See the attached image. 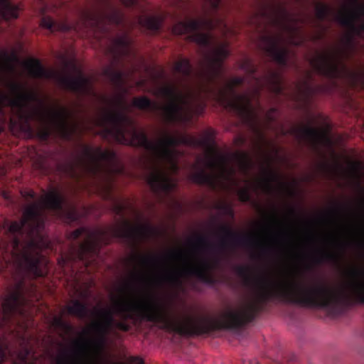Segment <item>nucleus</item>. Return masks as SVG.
<instances>
[{"mask_svg": "<svg viewBox=\"0 0 364 364\" xmlns=\"http://www.w3.org/2000/svg\"><path fill=\"white\" fill-rule=\"evenodd\" d=\"M26 66L30 75L35 78H53L54 77L63 89L70 90L77 95H88L93 91L90 78L87 77L81 70L76 76L61 75L45 68L38 58H29Z\"/></svg>", "mask_w": 364, "mask_h": 364, "instance_id": "nucleus-9", "label": "nucleus"}, {"mask_svg": "<svg viewBox=\"0 0 364 364\" xmlns=\"http://www.w3.org/2000/svg\"><path fill=\"white\" fill-rule=\"evenodd\" d=\"M121 2L125 6H133V0H121Z\"/></svg>", "mask_w": 364, "mask_h": 364, "instance_id": "nucleus-44", "label": "nucleus"}, {"mask_svg": "<svg viewBox=\"0 0 364 364\" xmlns=\"http://www.w3.org/2000/svg\"><path fill=\"white\" fill-rule=\"evenodd\" d=\"M274 111H276V109L272 108L270 109L269 112L267 113V117L268 118L269 120H274V118L272 116V112H274Z\"/></svg>", "mask_w": 364, "mask_h": 364, "instance_id": "nucleus-46", "label": "nucleus"}, {"mask_svg": "<svg viewBox=\"0 0 364 364\" xmlns=\"http://www.w3.org/2000/svg\"><path fill=\"white\" fill-rule=\"evenodd\" d=\"M75 355L77 359V363H71L69 355H65L63 358L58 360L59 364H80L82 363L87 350V341H75Z\"/></svg>", "mask_w": 364, "mask_h": 364, "instance_id": "nucleus-24", "label": "nucleus"}, {"mask_svg": "<svg viewBox=\"0 0 364 364\" xmlns=\"http://www.w3.org/2000/svg\"><path fill=\"white\" fill-rule=\"evenodd\" d=\"M236 273L238 276L242 277L246 284H250L251 281V278L249 275L250 268L247 266H237L236 267Z\"/></svg>", "mask_w": 364, "mask_h": 364, "instance_id": "nucleus-33", "label": "nucleus"}, {"mask_svg": "<svg viewBox=\"0 0 364 364\" xmlns=\"http://www.w3.org/2000/svg\"><path fill=\"white\" fill-rule=\"evenodd\" d=\"M347 54L344 49H340L333 53H318L315 58H311L310 63L320 75L331 79L340 78L344 71L348 70L342 60V55Z\"/></svg>", "mask_w": 364, "mask_h": 364, "instance_id": "nucleus-10", "label": "nucleus"}, {"mask_svg": "<svg viewBox=\"0 0 364 364\" xmlns=\"http://www.w3.org/2000/svg\"><path fill=\"white\" fill-rule=\"evenodd\" d=\"M345 256L343 246H340L338 251H328V250H320L318 252L312 257L315 264H323V262H331L332 264H340Z\"/></svg>", "mask_w": 364, "mask_h": 364, "instance_id": "nucleus-21", "label": "nucleus"}, {"mask_svg": "<svg viewBox=\"0 0 364 364\" xmlns=\"http://www.w3.org/2000/svg\"><path fill=\"white\" fill-rule=\"evenodd\" d=\"M191 177L197 184H205L210 188H215L216 179L213 174L207 173L204 168H200L198 171H195L191 175Z\"/></svg>", "mask_w": 364, "mask_h": 364, "instance_id": "nucleus-26", "label": "nucleus"}, {"mask_svg": "<svg viewBox=\"0 0 364 364\" xmlns=\"http://www.w3.org/2000/svg\"><path fill=\"white\" fill-rule=\"evenodd\" d=\"M6 357V350L3 344L0 343V364L4 363Z\"/></svg>", "mask_w": 364, "mask_h": 364, "instance_id": "nucleus-40", "label": "nucleus"}, {"mask_svg": "<svg viewBox=\"0 0 364 364\" xmlns=\"http://www.w3.org/2000/svg\"><path fill=\"white\" fill-rule=\"evenodd\" d=\"M72 305L65 306V309L69 314L78 316L79 318H86L89 316V308L86 303L80 300H72Z\"/></svg>", "mask_w": 364, "mask_h": 364, "instance_id": "nucleus-27", "label": "nucleus"}, {"mask_svg": "<svg viewBox=\"0 0 364 364\" xmlns=\"http://www.w3.org/2000/svg\"><path fill=\"white\" fill-rule=\"evenodd\" d=\"M132 40L128 32H122L115 38H112V50L114 59L116 62L121 60L122 57H129L132 52Z\"/></svg>", "mask_w": 364, "mask_h": 364, "instance_id": "nucleus-19", "label": "nucleus"}, {"mask_svg": "<svg viewBox=\"0 0 364 364\" xmlns=\"http://www.w3.org/2000/svg\"><path fill=\"white\" fill-rule=\"evenodd\" d=\"M134 258H140L144 264H155L159 261L158 256L155 255H136Z\"/></svg>", "mask_w": 364, "mask_h": 364, "instance_id": "nucleus-37", "label": "nucleus"}, {"mask_svg": "<svg viewBox=\"0 0 364 364\" xmlns=\"http://www.w3.org/2000/svg\"><path fill=\"white\" fill-rule=\"evenodd\" d=\"M30 354L29 349H24L23 353L20 355V359L21 362H27L28 356Z\"/></svg>", "mask_w": 364, "mask_h": 364, "instance_id": "nucleus-41", "label": "nucleus"}, {"mask_svg": "<svg viewBox=\"0 0 364 364\" xmlns=\"http://www.w3.org/2000/svg\"><path fill=\"white\" fill-rule=\"evenodd\" d=\"M196 245H199V247H206V249H212V247H214L208 237L205 235H197L196 237Z\"/></svg>", "mask_w": 364, "mask_h": 364, "instance_id": "nucleus-34", "label": "nucleus"}, {"mask_svg": "<svg viewBox=\"0 0 364 364\" xmlns=\"http://www.w3.org/2000/svg\"><path fill=\"white\" fill-rule=\"evenodd\" d=\"M163 21L164 18L159 16V15H153L151 16V15H145L144 14L136 17V21L141 28L153 33L160 31Z\"/></svg>", "mask_w": 364, "mask_h": 364, "instance_id": "nucleus-23", "label": "nucleus"}, {"mask_svg": "<svg viewBox=\"0 0 364 364\" xmlns=\"http://www.w3.org/2000/svg\"><path fill=\"white\" fill-rule=\"evenodd\" d=\"M237 196L240 201H250L252 200V194L249 188H238Z\"/></svg>", "mask_w": 364, "mask_h": 364, "instance_id": "nucleus-36", "label": "nucleus"}, {"mask_svg": "<svg viewBox=\"0 0 364 364\" xmlns=\"http://www.w3.org/2000/svg\"><path fill=\"white\" fill-rule=\"evenodd\" d=\"M290 213H291L292 215H295V210H294V208H291V210H290Z\"/></svg>", "mask_w": 364, "mask_h": 364, "instance_id": "nucleus-52", "label": "nucleus"}, {"mask_svg": "<svg viewBox=\"0 0 364 364\" xmlns=\"http://www.w3.org/2000/svg\"><path fill=\"white\" fill-rule=\"evenodd\" d=\"M219 29L223 33L228 31V27L223 18H189L185 21H178L173 27L175 34H187L188 38L198 43L204 49V60L200 62L202 68L198 75L200 81L196 92L189 89L193 95L192 119L194 112L201 114L206 107V100L213 99L225 109H230L240 118L248 119L253 114L252 100L255 99L259 105L261 91L267 87L275 95H282L284 92L283 77L278 70L268 69L263 77H257V68L250 58H245L240 68L247 73L253 81L249 93H237L236 87L245 82V77H232L226 83L225 88L215 86L216 79L224 70V59L230 55L227 43H215L210 31Z\"/></svg>", "mask_w": 364, "mask_h": 364, "instance_id": "nucleus-1", "label": "nucleus"}, {"mask_svg": "<svg viewBox=\"0 0 364 364\" xmlns=\"http://www.w3.org/2000/svg\"><path fill=\"white\" fill-rule=\"evenodd\" d=\"M220 262L218 257H214L212 260L203 257L200 260L198 266H189L185 269L188 274L196 277L200 281L208 285H215L217 279L212 274L213 269L218 267Z\"/></svg>", "mask_w": 364, "mask_h": 364, "instance_id": "nucleus-15", "label": "nucleus"}, {"mask_svg": "<svg viewBox=\"0 0 364 364\" xmlns=\"http://www.w3.org/2000/svg\"><path fill=\"white\" fill-rule=\"evenodd\" d=\"M282 35H264L262 38V49L280 66L289 63V49L283 46Z\"/></svg>", "mask_w": 364, "mask_h": 364, "instance_id": "nucleus-14", "label": "nucleus"}, {"mask_svg": "<svg viewBox=\"0 0 364 364\" xmlns=\"http://www.w3.org/2000/svg\"><path fill=\"white\" fill-rule=\"evenodd\" d=\"M87 17L91 18L94 29L100 31L102 34H109L110 25L125 28L127 22L122 11L115 7L112 3H108L107 11H98L95 14H87Z\"/></svg>", "mask_w": 364, "mask_h": 364, "instance_id": "nucleus-11", "label": "nucleus"}, {"mask_svg": "<svg viewBox=\"0 0 364 364\" xmlns=\"http://www.w3.org/2000/svg\"><path fill=\"white\" fill-rule=\"evenodd\" d=\"M68 215L70 216V218L71 220H76L77 215V210L75 208H71L70 209V211L68 212Z\"/></svg>", "mask_w": 364, "mask_h": 364, "instance_id": "nucleus-43", "label": "nucleus"}, {"mask_svg": "<svg viewBox=\"0 0 364 364\" xmlns=\"http://www.w3.org/2000/svg\"><path fill=\"white\" fill-rule=\"evenodd\" d=\"M225 160V158H222V163H224Z\"/></svg>", "mask_w": 364, "mask_h": 364, "instance_id": "nucleus-55", "label": "nucleus"}, {"mask_svg": "<svg viewBox=\"0 0 364 364\" xmlns=\"http://www.w3.org/2000/svg\"><path fill=\"white\" fill-rule=\"evenodd\" d=\"M223 208L225 210L227 213H229L231 216H233L234 212L232 208H230V206H223Z\"/></svg>", "mask_w": 364, "mask_h": 364, "instance_id": "nucleus-45", "label": "nucleus"}, {"mask_svg": "<svg viewBox=\"0 0 364 364\" xmlns=\"http://www.w3.org/2000/svg\"><path fill=\"white\" fill-rule=\"evenodd\" d=\"M109 234L122 240L129 247H136L141 241L152 236L153 226L141 223L132 225L129 220H122L121 225L110 227L109 230L80 227L70 232L68 237L75 241L79 237L84 236L83 241L72 245L70 253L61 256L58 262L60 265H65L69 261L79 259L85 265H90L99 256L102 244L107 242Z\"/></svg>", "mask_w": 364, "mask_h": 364, "instance_id": "nucleus-5", "label": "nucleus"}, {"mask_svg": "<svg viewBox=\"0 0 364 364\" xmlns=\"http://www.w3.org/2000/svg\"><path fill=\"white\" fill-rule=\"evenodd\" d=\"M130 361L136 364H144V360L141 357H136V355L130 357Z\"/></svg>", "mask_w": 364, "mask_h": 364, "instance_id": "nucleus-42", "label": "nucleus"}, {"mask_svg": "<svg viewBox=\"0 0 364 364\" xmlns=\"http://www.w3.org/2000/svg\"><path fill=\"white\" fill-rule=\"evenodd\" d=\"M21 195L28 203L20 220L6 223L8 240L3 246L4 258L11 262L19 278L6 296L0 306V328L12 322L15 316H26L29 296L36 291L33 283L26 284V278L45 277L47 274V259L42 255L43 247H49L45 236L46 215L44 209L61 213L67 201L57 188H53L39 200L33 190L25 188Z\"/></svg>", "mask_w": 364, "mask_h": 364, "instance_id": "nucleus-2", "label": "nucleus"}, {"mask_svg": "<svg viewBox=\"0 0 364 364\" xmlns=\"http://www.w3.org/2000/svg\"><path fill=\"white\" fill-rule=\"evenodd\" d=\"M260 137L262 139H264V134L262 133H259Z\"/></svg>", "mask_w": 364, "mask_h": 364, "instance_id": "nucleus-53", "label": "nucleus"}, {"mask_svg": "<svg viewBox=\"0 0 364 364\" xmlns=\"http://www.w3.org/2000/svg\"><path fill=\"white\" fill-rule=\"evenodd\" d=\"M291 132L301 141H305L311 146H317L323 139H328V134L324 130L314 128L311 125L294 127L291 129Z\"/></svg>", "mask_w": 364, "mask_h": 364, "instance_id": "nucleus-18", "label": "nucleus"}, {"mask_svg": "<svg viewBox=\"0 0 364 364\" xmlns=\"http://www.w3.org/2000/svg\"><path fill=\"white\" fill-rule=\"evenodd\" d=\"M363 17L359 11L354 6L349 4L343 11H340L336 15V19L341 25L346 26L350 31L346 38V44L348 48H354V36H360L364 38V21L357 24L356 21Z\"/></svg>", "mask_w": 364, "mask_h": 364, "instance_id": "nucleus-12", "label": "nucleus"}, {"mask_svg": "<svg viewBox=\"0 0 364 364\" xmlns=\"http://www.w3.org/2000/svg\"><path fill=\"white\" fill-rule=\"evenodd\" d=\"M333 11L331 7L328 4H324V3H318L316 6V16L320 21L328 18Z\"/></svg>", "mask_w": 364, "mask_h": 364, "instance_id": "nucleus-31", "label": "nucleus"}, {"mask_svg": "<svg viewBox=\"0 0 364 364\" xmlns=\"http://www.w3.org/2000/svg\"><path fill=\"white\" fill-rule=\"evenodd\" d=\"M119 107L117 110H107L97 123L102 128L105 138L110 136L117 143L128 144L134 147H142L161 161L166 163L169 170L173 173L178 172L180 166L178 157L180 151L176 149L178 144H186L191 147H209L210 137L196 138L189 134L171 136L165 134L156 142L151 141L143 130H138L134 119L127 114V109L124 98L117 101Z\"/></svg>", "mask_w": 364, "mask_h": 364, "instance_id": "nucleus-3", "label": "nucleus"}, {"mask_svg": "<svg viewBox=\"0 0 364 364\" xmlns=\"http://www.w3.org/2000/svg\"><path fill=\"white\" fill-rule=\"evenodd\" d=\"M117 208H118V213H122V211L124 209L123 206H121V205H120V206H118Z\"/></svg>", "mask_w": 364, "mask_h": 364, "instance_id": "nucleus-50", "label": "nucleus"}, {"mask_svg": "<svg viewBox=\"0 0 364 364\" xmlns=\"http://www.w3.org/2000/svg\"><path fill=\"white\" fill-rule=\"evenodd\" d=\"M171 256H177L180 257L181 256V251H172V252L170 253Z\"/></svg>", "mask_w": 364, "mask_h": 364, "instance_id": "nucleus-47", "label": "nucleus"}, {"mask_svg": "<svg viewBox=\"0 0 364 364\" xmlns=\"http://www.w3.org/2000/svg\"><path fill=\"white\" fill-rule=\"evenodd\" d=\"M279 16L274 18V23H277L284 30L289 32L290 36V42L293 45H302L305 38L301 31L296 26L289 24V21H296V18H291L289 12L284 7H281Z\"/></svg>", "mask_w": 364, "mask_h": 364, "instance_id": "nucleus-17", "label": "nucleus"}, {"mask_svg": "<svg viewBox=\"0 0 364 364\" xmlns=\"http://www.w3.org/2000/svg\"><path fill=\"white\" fill-rule=\"evenodd\" d=\"M222 0H207V3L213 11H218L221 6Z\"/></svg>", "mask_w": 364, "mask_h": 364, "instance_id": "nucleus-39", "label": "nucleus"}, {"mask_svg": "<svg viewBox=\"0 0 364 364\" xmlns=\"http://www.w3.org/2000/svg\"><path fill=\"white\" fill-rule=\"evenodd\" d=\"M346 291H333L323 283H287V302L301 306L321 307L331 314H341L354 304L364 305V269L353 268Z\"/></svg>", "mask_w": 364, "mask_h": 364, "instance_id": "nucleus-4", "label": "nucleus"}, {"mask_svg": "<svg viewBox=\"0 0 364 364\" xmlns=\"http://www.w3.org/2000/svg\"><path fill=\"white\" fill-rule=\"evenodd\" d=\"M82 152L77 162H67L60 168L71 178H79L77 171L80 164L85 173L100 181L105 182V188L110 193L112 187L109 182L112 167L117 161V155L114 150H102V148H92L89 145H82Z\"/></svg>", "mask_w": 364, "mask_h": 364, "instance_id": "nucleus-8", "label": "nucleus"}, {"mask_svg": "<svg viewBox=\"0 0 364 364\" xmlns=\"http://www.w3.org/2000/svg\"><path fill=\"white\" fill-rule=\"evenodd\" d=\"M266 176L262 178L259 181H258L256 183V187H261L264 189V191H272L273 188L272 182L274 180H278L279 178V174L274 171V170H272V168H268L266 171Z\"/></svg>", "mask_w": 364, "mask_h": 364, "instance_id": "nucleus-29", "label": "nucleus"}, {"mask_svg": "<svg viewBox=\"0 0 364 364\" xmlns=\"http://www.w3.org/2000/svg\"><path fill=\"white\" fill-rule=\"evenodd\" d=\"M52 326L57 328H60V330H63V331H70V330L73 328L70 324L65 321L62 316H55L52 320Z\"/></svg>", "mask_w": 364, "mask_h": 364, "instance_id": "nucleus-32", "label": "nucleus"}, {"mask_svg": "<svg viewBox=\"0 0 364 364\" xmlns=\"http://www.w3.org/2000/svg\"><path fill=\"white\" fill-rule=\"evenodd\" d=\"M41 25L51 31H70L73 26L68 24V23H57L50 16H43L41 20Z\"/></svg>", "mask_w": 364, "mask_h": 364, "instance_id": "nucleus-28", "label": "nucleus"}, {"mask_svg": "<svg viewBox=\"0 0 364 364\" xmlns=\"http://www.w3.org/2000/svg\"><path fill=\"white\" fill-rule=\"evenodd\" d=\"M146 181L156 195H162V193L167 195L177 186L176 181L169 176L166 168L159 164H155L151 166L146 176Z\"/></svg>", "mask_w": 364, "mask_h": 364, "instance_id": "nucleus-13", "label": "nucleus"}, {"mask_svg": "<svg viewBox=\"0 0 364 364\" xmlns=\"http://www.w3.org/2000/svg\"><path fill=\"white\" fill-rule=\"evenodd\" d=\"M209 166L214 167V166H215V162H214V161H210Z\"/></svg>", "mask_w": 364, "mask_h": 364, "instance_id": "nucleus-51", "label": "nucleus"}, {"mask_svg": "<svg viewBox=\"0 0 364 364\" xmlns=\"http://www.w3.org/2000/svg\"><path fill=\"white\" fill-rule=\"evenodd\" d=\"M242 166L245 168H247L249 166V163L246 157L245 158L244 161L242 162Z\"/></svg>", "mask_w": 364, "mask_h": 364, "instance_id": "nucleus-49", "label": "nucleus"}, {"mask_svg": "<svg viewBox=\"0 0 364 364\" xmlns=\"http://www.w3.org/2000/svg\"><path fill=\"white\" fill-rule=\"evenodd\" d=\"M173 69L184 77H191L193 72V68L189 58H180V60L175 63Z\"/></svg>", "mask_w": 364, "mask_h": 364, "instance_id": "nucleus-30", "label": "nucleus"}, {"mask_svg": "<svg viewBox=\"0 0 364 364\" xmlns=\"http://www.w3.org/2000/svg\"><path fill=\"white\" fill-rule=\"evenodd\" d=\"M16 58H17L15 55L11 58L7 52H3L2 55H0V68H3L4 65H6V66H9L10 69H14V67H12L11 65V61L12 59Z\"/></svg>", "mask_w": 364, "mask_h": 364, "instance_id": "nucleus-35", "label": "nucleus"}, {"mask_svg": "<svg viewBox=\"0 0 364 364\" xmlns=\"http://www.w3.org/2000/svg\"><path fill=\"white\" fill-rule=\"evenodd\" d=\"M156 282L159 285L168 284L169 287H173L176 290H180V289L183 287L181 275L179 271H176V269H170L164 272V274L157 277Z\"/></svg>", "mask_w": 364, "mask_h": 364, "instance_id": "nucleus-22", "label": "nucleus"}, {"mask_svg": "<svg viewBox=\"0 0 364 364\" xmlns=\"http://www.w3.org/2000/svg\"><path fill=\"white\" fill-rule=\"evenodd\" d=\"M8 87L11 94L0 93V112L3 111L4 106H10L18 109L20 118L25 119L28 122L33 115H36L41 120H48L57 129L58 134L63 139H66V108L49 109L48 110H36L32 114L24 113L25 107L30 105L33 100H39L36 93L28 89L18 82V81H9Z\"/></svg>", "mask_w": 364, "mask_h": 364, "instance_id": "nucleus-6", "label": "nucleus"}, {"mask_svg": "<svg viewBox=\"0 0 364 364\" xmlns=\"http://www.w3.org/2000/svg\"><path fill=\"white\" fill-rule=\"evenodd\" d=\"M276 215H277L276 210H274V218H276Z\"/></svg>", "mask_w": 364, "mask_h": 364, "instance_id": "nucleus-54", "label": "nucleus"}, {"mask_svg": "<svg viewBox=\"0 0 364 364\" xmlns=\"http://www.w3.org/2000/svg\"><path fill=\"white\" fill-rule=\"evenodd\" d=\"M350 5H353L357 8L358 11L364 17V3H361L360 0H347Z\"/></svg>", "mask_w": 364, "mask_h": 364, "instance_id": "nucleus-38", "label": "nucleus"}, {"mask_svg": "<svg viewBox=\"0 0 364 364\" xmlns=\"http://www.w3.org/2000/svg\"><path fill=\"white\" fill-rule=\"evenodd\" d=\"M19 7L11 0H0V17L4 19L17 18L19 16Z\"/></svg>", "mask_w": 364, "mask_h": 364, "instance_id": "nucleus-25", "label": "nucleus"}, {"mask_svg": "<svg viewBox=\"0 0 364 364\" xmlns=\"http://www.w3.org/2000/svg\"><path fill=\"white\" fill-rule=\"evenodd\" d=\"M135 71V67H132L127 72L121 70V69L114 68V67H107V68L103 70V73L114 86L122 87V86H124L127 78L131 77Z\"/></svg>", "mask_w": 364, "mask_h": 364, "instance_id": "nucleus-20", "label": "nucleus"}, {"mask_svg": "<svg viewBox=\"0 0 364 364\" xmlns=\"http://www.w3.org/2000/svg\"><path fill=\"white\" fill-rule=\"evenodd\" d=\"M219 230L224 235L219 242V247L221 250H227L228 247H236V245H254L255 244L252 236L237 234L228 225H220Z\"/></svg>", "mask_w": 364, "mask_h": 364, "instance_id": "nucleus-16", "label": "nucleus"}, {"mask_svg": "<svg viewBox=\"0 0 364 364\" xmlns=\"http://www.w3.org/2000/svg\"><path fill=\"white\" fill-rule=\"evenodd\" d=\"M161 94L168 100L167 104L161 107L162 116L167 123H189L193 119L192 101L190 89L186 93L173 85H166L160 90ZM132 105L137 109L156 111L160 109L157 102L151 98L141 96L134 97Z\"/></svg>", "mask_w": 364, "mask_h": 364, "instance_id": "nucleus-7", "label": "nucleus"}, {"mask_svg": "<svg viewBox=\"0 0 364 364\" xmlns=\"http://www.w3.org/2000/svg\"><path fill=\"white\" fill-rule=\"evenodd\" d=\"M50 135V132L49 130H45L43 132V138L46 139V138H48Z\"/></svg>", "mask_w": 364, "mask_h": 364, "instance_id": "nucleus-48", "label": "nucleus"}]
</instances>
